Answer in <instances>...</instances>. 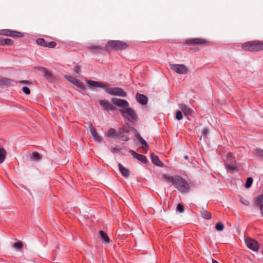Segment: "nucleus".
<instances>
[{
	"label": "nucleus",
	"instance_id": "36",
	"mask_svg": "<svg viewBox=\"0 0 263 263\" xmlns=\"http://www.w3.org/2000/svg\"><path fill=\"white\" fill-rule=\"evenodd\" d=\"M130 130L134 132L135 136L138 140L140 139L141 138H142L135 128L130 127Z\"/></svg>",
	"mask_w": 263,
	"mask_h": 263
},
{
	"label": "nucleus",
	"instance_id": "28",
	"mask_svg": "<svg viewBox=\"0 0 263 263\" xmlns=\"http://www.w3.org/2000/svg\"><path fill=\"white\" fill-rule=\"evenodd\" d=\"M253 153L257 157L263 159V149L259 148H256L253 149Z\"/></svg>",
	"mask_w": 263,
	"mask_h": 263
},
{
	"label": "nucleus",
	"instance_id": "51",
	"mask_svg": "<svg viewBox=\"0 0 263 263\" xmlns=\"http://www.w3.org/2000/svg\"><path fill=\"white\" fill-rule=\"evenodd\" d=\"M184 158L185 159H186V160H187V159H189V157H188L187 156H185L184 157Z\"/></svg>",
	"mask_w": 263,
	"mask_h": 263
},
{
	"label": "nucleus",
	"instance_id": "26",
	"mask_svg": "<svg viewBox=\"0 0 263 263\" xmlns=\"http://www.w3.org/2000/svg\"><path fill=\"white\" fill-rule=\"evenodd\" d=\"M88 49L90 51L95 53H98L103 50V48L99 46H90L88 47Z\"/></svg>",
	"mask_w": 263,
	"mask_h": 263
},
{
	"label": "nucleus",
	"instance_id": "27",
	"mask_svg": "<svg viewBox=\"0 0 263 263\" xmlns=\"http://www.w3.org/2000/svg\"><path fill=\"white\" fill-rule=\"evenodd\" d=\"M99 234L103 242L105 243H108L109 242V238L107 235L103 231L101 230L99 231Z\"/></svg>",
	"mask_w": 263,
	"mask_h": 263
},
{
	"label": "nucleus",
	"instance_id": "47",
	"mask_svg": "<svg viewBox=\"0 0 263 263\" xmlns=\"http://www.w3.org/2000/svg\"><path fill=\"white\" fill-rule=\"evenodd\" d=\"M241 202L245 205H248L249 204V202L247 200H245L244 202L241 201Z\"/></svg>",
	"mask_w": 263,
	"mask_h": 263
},
{
	"label": "nucleus",
	"instance_id": "48",
	"mask_svg": "<svg viewBox=\"0 0 263 263\" xmlns=\"http://www.w3.org/2000/svg\"><path fill=\"white\" fill-rule=\"evenodd\" d=\"M208 133V130L207 129H203V134L206 135Z\"/></svg>",
	"mask_w": 263,
	"mask_h": 263
},
{
	"label": "nucleus",
	"instance_id": "9",
	"mask_svg": "<svg viewBox=\"0 0 263 263\" xmlns=\"http://www.w3.org/2000/svg\"><path fill=\"white\" fill-rule=\"evenodd\" d=\"M171 68L178 74H186L187 72V67L183 64H171Z\"/></svg>",
	"mask_w": 263,
	"mask_h": 263
},
{
	"label": "nucleus",
	"instance_id": "37",
	"mask_svg": "<svg viewBox=\"0 0 263 263\" xmlns=\"http://www.w3.org/2000/svg\"><path fill=\"white\" fill-rule=\"evenodd\" d=\"M215 229L218 231H221L224 229V225L221 222L217 223L215 226Z\"/></svg>",
	"mask_w": 263,
	"mask_h": 263
},
{
	"label": "nucleus",
	"instance_id": "38",
	"mask_svg": "<svg viewBox=\"0 0 263 263\" xmlns=\"http://www.w3.org/2000/svg\"><path fill=\"white\" fill-rule=\"evenodd\" d=\"M13 247L16 249H21L23 247V245L22 242L18 241L15 242L13 244Z\"/></svg>",
	"mask_w": 263,
	"mask_h": 263
},
{
	"label": "nucleus",
	"instance_id": "4",
	"mask_svg": "<svg viewBox=\"0 0 263 263\" xmlns=\"http://www.w3.org/2000/svg\"><path fill=\"white\" fill-rule=\"evenodd\" d=\"M119 111L122 117L125 119H127V120L130 122L136 121L138 119L135 111L131 108L127 107L121 109Z\"/></svg>",
	"mask_w": 263,
	"mask_h": 263
},
{
	"label": "nucleus",
	"instance_id": "16",
	"mask_svg": "<svg viewBox=\"0 0 263 263\" xmlns=\"http://www.w3.org/2000/svg\"><path fill=\"white\" fill-rule=\"evenodd\" d=\"M129 152L135 158L137 159L139 161L144 164H146L147 162V158L144 155L138 154L133 150H129Z\"/></svg>",
	"mask_w": 263,
	"mask_h": 263
},
{
	"label": "nucleus",
	"instance_id": "15",
	"mask_svg": "<svg viewBox=\"0 0 263 263\" xmlns=\"http://www.w3.org/2000/svg\"><path fill=\"white\" fill-rule=\"evenodd\" d=\"M87 83L92 87H100L104 89H105L106 87H108L109 85L108 84L104 82L95 81L92 80H87Z\"/></svg>",
	"mask_w": 263,
	"mask_h": 263
},
{
	"label": "nucleus",
	"instance_id": "24",
	"mask_svg": "<svg viewBox=\"0 0 263 263\" xmlns=\"http://www.w3.org/2000/svg\"><path fill=\"white\" fill-rule=\"evenodd\" d=\"M119 170L122 175L125 177H128L129 176V171L128 168L124 167L121 163L118 164Z\"/></svg>",
	"mask_w": 263,
	"mask_h": 263
},
{
	"label": "nucleus",
	"instance_id": "21",
	"mask_svg": "<svg viewBox=\"0 0 263 263\" xmlns=\"http://www.w3.org/2000/svg\"><path fill=\"white\" fill-rule=\"evenodd\" d=\"M137 101L141 105H146L148 101L146 96L144 95L137 93L136 96Z\"/></svg>",
	"mask_w": 263,
	"mask_h": 263
},
{
	"label": "nucleus",
	"instance_id": "25",
	"mask_svg": "<svg viewBox=\"0 0 263 263\" xmlns=\"http://www.w3.org/2000/svg\"><path fill=\"white\" fill-rule=\"evenodd\" d=\"M7 155V151L3 147H0V164L5 160Z\"/></svg>",
	"mask_w": 263,
	"mask_h": 263
},
{
	"label": "nucleus",
	"instance_id": "2",
	"mask_svg": "<svg viewBox=\"0 0 263 263\" xmlns=\"http://www.w3.org/2000/svg\"><path fill=\"white\" fill-rule=\"evenodd\" d=\"M242 49L250 52H258L263 50V41L255 40L247 42L241 45Z\"/></svg>",
	"mask_w": 263,
	"mask_h": 263
},
{
	"label": "nucleus",
	"instance_id": "11",
	"mask_svg": "<svg viewBox=\"0 0 263 263\" xmlns=\"http://www.w3.org/2000/svg\"><path fill=\"white\" fill-rule=\"evenodd\" d=\"M247 246L251 250L257 251L259 249V245L257 241L254 239L248 238L245 240Z\"/></svg>",
	"mask_w": 263,
	"mask_h": 263
},
{
	"label": "nucleus",
	"instance_id": "50",
	"mask_svg": "<svg viewBox=\"0 0 263 263\" xmlns=\"http://www.w3.org/2000/svg\"><path fill=\"white\" fill-rule=\"evenodd\" d=\"M212 263H219L217 261L214 259H212Z\"/></svg>",
	"mask_w": 263,
	"mask_h": 263
},
{
	"label": "nucleus",
	"instance_id": "35",
	"mask_svg": "<svg viewBox=\"0 0 263 263\" xmlns=\"http://www.w3.org/2000/svg\"><path fill=\"white\" fill-rule=\"evenodd\" d=\"M130 130L134 132L135 136L138 140L140 139L141 138H142L135 128L130 127Z\"/></svg>",
	"mask_w": 263,
	"mask_h": 263
},
{
	"label": "nucleus",
	"instance_id": "34",
	"mask_svg": "<svg viewBox=\"0 0 263 263\" xmlns=\"http://www.w3.org/2000/svg\"><path fill=\"white\" fill-rule=\"evenodd\" d=\"M253 183V179L251 177H248L247 179L246 183H245V187L246 188H249Z\"/></svg>",
	"mask_w": 263,
	"mask_h": 263
},
{
	"label": "nucleus",
	"instance_id": "7",
	"mask_svg": "<svg viewBox=\"0 0 263 263\" xmlns=\"http://www.w3.org/2000/svg\"><path fill=\"white\" fill-rule=\"evenodd\" d=\"M130 131V127L128 125H124L119 128L117 131V138L121 139L122 141H127L129 138L127 136H125V133H128Z\"/></svg>",
	"mask_w": 263,
	"mask_h": 263
},
{
	"label": "nucleus",
	"instance_id": "31",
	"mask_svg": "<svg viewBox=\"0 0 263 263\" xmlns=\"http://www.w3.org/2000/svg\"><path fill=\"white\" fill-rule=\"evenodd\" d=\"M139 141L142 145V148L147 151L148 149L149 146L146 141L143 138H141V139H139Z\"/></svg>",
	"mask_w": 263,
	"mask_h": 263
},
{
	"label": "nucleus",
	"instance_id": "46",
	"mask_svg": "<svg viewBox=\"0 0 263 263\" xmlns=\"http://www.w3.org/2000/svg\"><path fill=\"white\" fill-rule=\"evenodd\" d=\"M260 212L263 216V204L260 205Z\"/></svg>",
	"mask_w": 263,
	"mask_h": 263
},
{
	"label": "nucleus",
	"instance_id": "6",
	"mask_svg": "<svg viewBox=\"0 0 263 263\" xmlns=\"http://www.w3.org/2000/svg\"><path fill=\"white\" fill-rule=\"evenodd\" d=\"M186 45H197L202 46H208L210 45V42L203 39L195 38L187 40L185 41Z\"/></svg>",
	"mask_w": 263,
	"mask_h": 263
},
{
	"label": "nucleus",
	"instance_id": "22",
	"mask_svg": "<svg viewBox=\"0 0 263 263\" xmlns=\"http://www.w3.org/2000/svg\"><path fill=\"white\" fill-rule=\"evenodd\" d=\"M151 157L152 162L157 166L162 167L163 163L160 161L159 157L154 154H151Z\"/></svg>",
	"mask_w": 263,
	"mask_h": 263
},
{
	"label": "nucleus",
	"instance_id": "44",
	"mask_svg": "<svg viewBox=\"0 0 263 263\" xmlns=\"http://www.w3.org/2000/svg\"><path fill=\"white\" fill-rule=\"evenodd\" d=\"M227 158L228 159H234V157L233 156L231 153H229L227 155Z\"/></svg>",
	"mask_w": 263,
	"mask_h": 263
},
{
	"label": "nucleus",
	"instance_id": "1",
	"mask_svg": "<svg viewBox=\"0 0 263 263\" xmlns=\"http://www.w3.org/2000/svg\"><path fill=\"white\" fill-rule=\"evenodd\" d=\"M163 178L168 182L171 183L176 189L182 193L189 191L190 186L186 180L179 175L170 176L166 174L163 175Z\"/></svg>",
	"mask_w": 263,
	"mask_h": 263
},
{
	"label": "nucleus",
	"instance_id": "33",
	"mask_svg": "<svg viewBox=\"0 0 263 263\" xmlns=\"http://www.w3.org/2000/svg\"><path fill=\"white\" fill-rule=\"evenodd\" d=\"M227 169L230 170L232 173H233L234 172L238 171V167L235 165L227 164Z\"/></svg>",
	"mask_w": 263,
	"mask_h": 263
},
{
	"label": "nucleus",
	"instance_id": "29",
	"mask_svg": "<svg viewBox=\"0 0 263 263\" xmlns=\"http://www.w3.org/2000/svg\"><path fill=\"white\" fill-rule=\"evenodd\" d=\"M255 204L256 205H260L263 204V194L257 197L255 199Z\"/></svg>",
	"mask_w": 263,
	"mask_h": 263
},
{
	"label": "nucleus",
	"instance_id": "45",
	"mask_svg": "<svg viewBox=\"0 0 263 263\" xmlns=\"http://www.w3.org/2000/svg\"><path fill=\"white\" fill-rule=\"evenodd\" d=\"M20 83H24V84H30V83L27 80H23L20 82Z\"/></svg>",
	"mask_w": 263,
	"mask_h": 263
},
{
	"label": "nucleus",
	"instance_id": "41",
	"mask_svg": "<svg viewBox=\"0 0 263 263\" xmlns=\"http://www.w3.org/2000/svg\"><path fill=\"white\" fill-rule=\"evenodd\" d=\"M177 210L180 213H182L184 210V207L182 203L178 204L177 206Z\"/></svg>",
	"mask_w": 263,
	"mask_h": 263
},
{
	"label": "nucleus",
	"instance_id": "5",
	"mask_svg": "<svg viewBox=\"0 0 263 263\" xmlns=\"http://www.w3.org/2000/svg\"><path fill=\"white\" fill-rule=\"evenodd\" d=\"M105 91L106 93L114 96H118L122 97L127 96L126 92L120 87H106Z\"/></svg>",
	"mask_w": 263,
	"mask_h": 263
},
{
	"label": "nucleus",
	"instance_id": "20",
	"mask_svg": "<svg viewBox=\"0 0 263 263\" xmlns=\"http://www.w3.org/2000/svg\"><path fill=\"white\" fill-rule=\"evenodd\" d=\"M90 129L94 140L100 142L102 140V139L98 134L96 129L92 126V124H90Z\"/></svg>",
	"mask_w": 263,
	"mask_h": 263
},
{
	"label": "nucleus",
	"instance_id": "13",
	"mask_svg": "<svg viewBox=\"0 0 263 263\" xmlns=\"http://www.w3.org/2000/svg\"><path fill=\"white\" fill-rule=\"evenodd\" d=\"M111 102L115 105L120 107L125 108L129 106L128 102L125 100H122L118 98H112L111 99Z\"/></svg>",
	"mask_w": 263,
	"mask_h": 263
},
{
	"label": "nucleus",
	"instance_id": "14",
	"mask_svg": "<svg viewBox=\"0 0 263 263\" xmlns=\"http://www.w3.org/2000/svg\"><path fill=\"white\" fill-rule=\"evenodd\" d=\"M178 106L181 111L183 112L185 116L187 117L189 116H191L194 112L191 108L184 103L179 104Z\"/></svg>",
	"mask_w": 263,
	"mask_h": 263
},
{
	"label": "nucleus",
	"instance_id": "39",
	"mask_svg": "<svg viewBox=\"0 0 263 263\" xmlns=\"http://www.w3.org/2000/svg\"><path fill=\"white\" fill-rule=\"evenodd\" d=\"M13 44V41L10 39H3V45H12Z\"/></svg>",
	"mask_w": 263,
	"mask_h": 263
},
{
	"label": "nucleus",
	"instance_id": "18",
	"mask_svg": "<svg viewBox=\"0 0 263 263\" xmlns=\"http://www.w3.org/2000/svg\"><path fill=\"white\" fill-rule=\"evenodd\" d=\"M39 69L45 74V77L49 82H52L53 81L54 79L52 73L47 68L44 67H40L39 68Z\"/></svg>",
	"mask_w": 263,
	"mask_h": 263
},
{
	"label": "nucleus",
	"instance_id": "23",
	"mask_svg": "<svg viewBox=\"0 0 263 263\" xmlns=\"http://www.w3.org/2000/svg\"><path fill=\"white\" fill-rule=\"evenodd\" d=\"M105 135L108 138L117 139V132L113 128H110Z\"/></svg>",
	"mask_w": 263,
	"mask_h": 263
},
{
	"label": "nucleus",
	"instance_id": "3",
	"mask_svg": "<svg viewBox=\"0 0 263 263\" xmlns=\"http://www.w3.org/2000/svg\"><path fill=\"white\" fill-rule=\"evenodd\" d=\"M106 47L116 50H122L128 48L129 44L121 41L110 40L107 43Z\"/></svg>",
	"mask_w": 263,
	"mask_h": 263
},
{
	"label": "nucleus",
	"instance_id": "32",
	"mask_svg": "<svg viewBox=\"0 0 263 263\" xmlns=\"http://www.w3.org/2000/svg\"><path fill=\"white\" fill-rule=\"evenodd\" d=\"M31 158L34 160L39 161V160H40L41 159L42 157H41V156L40 155V154L39 153L34 152H33L32 153V154H31Z\"/></svg>",
	"mask_w": 263,
	"mask_h": 263
},
{
	"label": "nucleus",
	"instance_id": "40",
	"mask_svg": "<svg viewBox=\"0 0 263 263\" xmlns=\"http://www.w3.org/2000/svg\"><path fill=\"white\" fill-rule=\"evenodd\" d=\"M175 118L177 120H180L182 119L183 116L180 110H177L176 111Z\"/></svg>",
	"mask_w": 263,
	"mask_h": 263
},
{
	"label": "nucleus",
	"instance_id": "10",
	"mask_svg": "<svg viewBox=\"0 0 263 263\" xmlns=\"http://www.w3.org/2000/svg\"><path fill=\"white\" fill-rule=\"evenodd\" d=\"M36 43L42 47H47L49 48H54L57 46V43L55 42L52 41L50 42H48L45 41L43 38H39L36 40Z\"/></svg>",
	"mask_w": 263,
	"mask_h": 263
},
{
	"label": "nucleus",
	"instance_id": "42",
	"mask_svg": "<svg viewBox=\"0 0 263 263\" xmlns=\"http://www.w3.org/2000/svg\"><path fill=\"white\" fill-rule=\"evenodd\" d=\"M23 91L26 95H29L30 93V90L27 87L24 86L22 88Z\"/></svg>",
	"mask_w": 263,
	"mask_h": 263
},
{
	"label": "nucleus",
	"instance_id": "12",
	"mask_svg": "<svg viewBox=\"0 0 263 263\" xmlns=\"http://www.w3.org/2000/svg\"><path fill=\"white\" fill-rule=\"evenodd\" d=\"M65 77L69 82L74 84L78 88L82 89L85 88V85L83 84V83L76 78L69 76H65Z\"/></svg>",
	"mask_w": 263,
	"mask_h": 263
},
{
	"label": "nucleus",
	"instance_id": "17",
	"mask_svg": "<svg viewBox=\"0 0 263 263\" xmlns=\"http://www.w3.org/2000/svg\"><path fill=\"white\" fill-rule=\"evenodd\" d=\"M99 104L105 110H114L115 109V107L111 103L106 100H100Z\"/></svg>",
	"mask_w": 263,
	"mask_h": 263
},
{
	"label": "nucleus",
	"instance_id": "8",
	"mask_svg": "<svg viewBox=\"0 0 263 263\" xmlns=\"http://www.w3.org/2000/svg\"><path fill=\"white\" fill-rule=\"evenodd\" d=\"M0 35L16 38L22 37L24 36L23 34L21 32L10 29L0 30Z\"/></svg>",
	"mask_w": 263,
	"mask_h": 263
},
{
	"label": "nucleus",
	"instance_id": "30",
	"mask_svg": "<svg viewBox=\"0 0 263 263\" xmlns=\"http://www.w3.org/2000/svg\"><path fill=\"white\" fill-rule=\"evenodd\" d=\"M201 216L203 218L206 219H210L211 218V214L207 211L203 210L201 212Z\"/></svg>",
	"mask_w": 263,
	"mask_h": 263
},
{
	"label": "nucleus",
	"instance_id": "43",
	"mask_svg": "<svg viewBox=\"0 0 263 263\" xmlns=\"http://www.w3.org/2000/svg\"><path fill=\"white\" fill-rule=\"evenodd\" d=\"M73 71L75 72L76 73L79 74L81 71L80 67L78 65L75 66L74 68H73Z\"/></svg>",
	"mask_w": 263,
	"mask_h": 263
},
{
	"label": "nucleus",
	"instance_id": "19",
	"mask_svg": "<svg viewBox=\"0 0 263 263\" xmlns=\"http://www.w3.org/2000/svg\"><path fill=\"white\" fill-rule=\"evenodd\" d=\"M14 81L8 78L1 77L0 78V87H8L11 85V83Z\"/></svg>",
	"mask_w": 263,
	"mask_h": 263
},
{
	"label": "nucleus",
	"instance_id": "49",
	"mask_svg": "<svg viewBox=\"0 0 263 263\" xmlns=\"http://www.w3.org/2000/svg\"><path fill=\"white\" fill-rule=\"evenodd\" d=\"M0 46H3V39H0Z\"/></svg>",
	"mask_w": 263,
	"mask_h": 263
}]
</instances>
